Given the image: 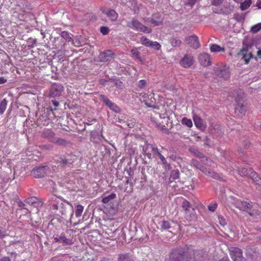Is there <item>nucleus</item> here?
Listing matches in <instances>:
<instances>
[{
  "mask_svg": "<svg viewBox=\"0 0 261 261\" xmlns=\"http://www.w3.org/2000/svg\"><path fill=\"white\" fill-rule=\"evenodd\" d=\"M5 231L4 230H0V238H3L5 236Z\"/></svg>",
  "mask_w": 261,
  "mask_h": 261,
  "instance_id": "864d4df0",
  "label": "nucleus"
},
{
  "mask_svg": "<svg viewBox=\"0 0 261 261\" xmlns=\"http://www.w3.org/2000/svg\"><path fill=\"white\" fill-rule=\"evenodd\" d=\"M237 171L238 173L242 176H249L250 172H249V169L248 170V169L245 168H242L241 170H238L237 169Z\"/></svg>",
  "mask_w": 261,
  "mask_h": 261,
  "instance_id": "473e14b6",
  "label": "nucleus"
},
{
  "mask_svg": "<svg viewBox=\"0 0 261 261\" xmlns=\"http://www.w3.org/2000/svg\"><path fill=\"white\" fill-rule=\"evenodd\" d=\"M170 227V224L168 221H163L162 224V228L167 229Z\"/></svg>",
  "mask_w": 261,
  "mask_h": 261,
  "instance_id": "79ce46f5",
  "label": "nucleus"
},
{
  "mask_svg": "<svg viewBox=\"0 0 261 261\" xmlns=\"http://www.w3.org/2000/svg\"><path fill=\"white\" fill-rule=\"evenodd\" d=\"M50 136H53L54 134L52 132H50Z\"/></svg>",
  "mask_w": 261,
  "mask_h": 261,
  "instance_id": "e2e57ef3",
  "label": "nucleus"
},
{
  "mask_svg": "<svg viewBox=\"0 0 261 261\" xmlns=\"http://www.w3.org/2000/svg\"><path fill=\"white\" fill-rule=\"evenodd\" d=\"M193 118L195 125L197 128L201 129L204 127L203 121L199 116L196 115H194Z\"/></svg>",
  "mask_w": 261,
  "mask_h": 261,
  "instance_id": "a211bd4d",
  "label": "nucleus"
},
{
  "mask_svg": "<svg viewBox=\"0 0 261 261\" xmlns=\"http://www.w3.org/2000/svg\"><path fill=\"white\" fill-rule=\"evenodd\" d=\"M257 56L261 58V49H259L257 52Z\"/></svg>",
  "mask_w": 261,
  "mask_h": 261,
  "instance_id": "4d7b16f0",
  "label": "nucleus"
},
{
  "mask_svg": "<svg viewBox=\"0 0 261 261\" xmlns=\"http://www.w3.org/2000/svg\"><path fill=\"white\" fill-rule=\"evenodd\" d=\"M100 32L104 35H107L109 32V29L107 27H101L100 28Z\"/></svg>",
  "mask_w": 261,
  "mask_h": 261,
  "instance_id": "a19ab883",
  "label": "nucleus"
},
{
  "mask_svg": "<svg viewBox=\"0 0 261 261\" xmlns=\"http://www.w3.org/2000/svg\"><path fill=\"white\" fill-rule=\"evenodd\" d=\"M219 220L221 225L224 226L226 224V221L223 217H219Z\"/></svg>",
  "mask_w": 261,
  "mask_h": 261,
  "instance_id": "a18cd8bd",
  "label": "nucleus"
},
{
  "mask_svg": "<svg viewBox=\"0 0 261 261\" xmlns=\"http://www.w3.org/2000/svg\"><path fill=\"white\" fill-rule=\"evenodd\" d=\"M7 105V101L4 99L0 103V114H3Z\"/></svg>",
  "mask_w": 261,
  "mask_h": 261,
  "instance_id": "c756f323",
  "label": "nucleus"
},
{
  "mask_svg": "<svg viewBox=\"0 0 261 261\" xmlns=\"http://www.w3.org/2000/svg\"><path fill=\"white\" fill-rule=\"evenodd\" d=\"M210 50L212 53H219L224 51L225 48L218 44H213L210 46Z\"/></svg>",
  "mask_w": 261,
  "mask_h": 261,
  "instance_id": "aec40b11",
  "label": "nucleus"
},
{
  "mask_svg": "<svg viewBox=\"0 0 261 261\" xmlns=\"http://www.w3.org/2000/svg\"><path fill=\"white\" fill-rule=\"evenodd\" d=\"M217 207V204L216 202H213L208 206V208L209 211L211 212L215 211L216 208Z\"/></svg>",
  "mask_w": 261,
  "mask_h": 261,
  "instance_id": "58836bf2",
  "label": "nucleus"
},
{
  "mask_svg": "<svg viewBox=\"0 0 261 261\" xmlns=\"http://www.w3.org/2000/svg\"><path fill=\"white\" fill-rule=\"evenodd\" d=\"M213 71L216 76L224 80H227L230 77V71L229 68L225 64L217 65L214 67Z\"/></svg>",
  "mask_w": 261,
  "mask_h": 261,
  "instance_id": "20e7f679",
  "label": "nucleus"
},
{
  "mask_svg": "<svg viewBox=\"0 0 261 261\" xmlns=\"http://www.w3.org/2000/svg\"><path fill=\"white\" fill-rule=\"evenodd\" d=\"M0 261H10V259L9 257H4L0 259Z\"/></svg>",
  "mask_w": 261,
  "mask_h": 261,
  "instance_id": "5fc2aeb1",
  "label": "nucleus"
},
{
  "mask_svg": "<svg viewBox=\"0 0 261 261\" xmlns=\"http://www.w3.org/2000/svg\"><path fill=\"white\" fill-rule=\"evenodd\" d=\"M119 260V261H132L129 256L127 254L120 255Z\"/></svg>",
  "mask_w": 261,
  "mask_h": 261,
  "instance_id": "4c0bfd02",
  "label": "nucleus"
},
{
  "mask_svg": "<svg viewBox=\"0 0 261 261\" xmlns=\"http://www.w3.org/2000/svg\"><path fill=\"white\" fill-rule=\"evenodd\" d=\"M179 172L177 170H174L171 172V178L173 179H176L179 178Z\"/></svg>",
  "mask_w": 261,
  "mask_h": 261,
  "instance_id": "c9c22d12",
  "label": "nucleus"
},
{
  "mask_svg": "<svg viewBox=\"0 0 261 261\" xmlns=\"http://www.w3.org/2000/svg\"><path fill=\"white\" fill-rule=\"evenodd\" d=\"M50 141L60 145H65L67 143L65 140L59 138H53Z\"/></svg>",
  "mask_w": 261,
  "mask_h": 261,
  "instance_id": "b1692460",
  "label": "nucleus"
},
{
  "mask_svg": "<svg viewBox=\"0 0 261 261\" xmlns=\"http://www.w3.org/2000/svg\"><path fill=\"white\" fill-rule=\"evenodd\" d=\"M132 54V56L134 58L138 59L141 62H142V60L140 56H139V51L137 48H133L130 51Z\"/></svg>",
  "mask_w": 261,
  "mask_h": 261,
  "instance_id": "a878e982",
  "label": "nucleus"
},
{
  "mask_svg": "<svg viewBox=\"0 0 261 261\" xmlns=\"http://www.w3.org/2000/svg\"><path fill=\"white\" fill-rule=\"evenodd\" d=\"M62 37L65 39L67 41H71L72 40L71 37L70 36L69 33L67 32L63 31L61 33Z\"/></svg>",
  "mask_w": 261,
  "mask_h": 261,
  "instance_id": "f704fd0d",
  "label": "nucleus"
},
{
  "mask_svg": "<svg viewBox=\"0 0 261 261\" xmlns=\"http://www.w3.org/2000/svg\"><path fill=\"white\" fill-rule=\"evenodd\" d=\"M230 255L233 261H245L243 257L242 250L238 248L231 247L229 248Z\"/></svg>",
  "mask_w": 261,
  "mask_h": 261,
  "instance_id": "0eeeda50",
  "label": "nucleus"
},
{
  "mask_svg": "<svg viewBox=\"0 0 261 261\" xmlns=\"http://www.w3.org/2000/svg\"><path fill=\"white\" fill-rule=\"evenodd\" d=\"M71 230H67L60 234L56 235L54 238V242L62 244L63 246L71 245L74 243L72 237L71 236Z\"/></svg>",
  "mask_w": 261,
  "mask_h": 261,
  "instance_id": "7ed1b4c3",
  "label": "nucleus"
},
{
  "mask_svg": "<svg viewBox=\"0 0 261 261\" xmlns=\"http://www.w3.org/2000/svg\"><path fill=\"white\" fill-rule=\"evenodd\" d=\"M73 214V212H72L71 214V217H72Z\"/></svg>",
  "mask_w": 261,
  "mask_h": 261,
  "instance_id": "0e129e2a",
  "label": "nucleus"
},
{
  "mask_svg": "<svg viewBox=\"0 0 261 261\" xmlns=\"http://www.w3.org/2000/svg\"><path fill=\"white\" fill-rule=\"evenodd\" d=\"M186 42L194 48L197 49L200 47L198 38L196 35L187 37L185 39Z\"/></svg>",
  "mask_w": 261,
  "mask_h": 261,
  "instance_id": "9d476101",
  "label": "nucleus"
},
{
  "mask_svg": "<svg viewBox=\"0 0 261 261\" xmlns=\"http://www.w3.org/2000/svg\"><path fill=\"white\" fill-rule=\"evenodd\" d=\"M222 0H213V3L215 5H217L222 2Z\"/></svg>",
  "mask_w": 261,
  "mask_h": 261,
  "instance_id": "49530a36",
  "label": "nucleus"
},
{
  "mask_svg": "<svg viewBox=\"0 0 261 261\" xmlns=\"http://www.w3.org/2000/svg\"><path fill=\"white\" fill-rule=\"evenodd\" d=\"M183 210L185 212V218L188 221H191L193 219V217H194V209L191 207V204L190 202L187 200H184L182 202L181 205Z\"/></svg>",
  "mask_w": 261,
  "mask_h": 261,
  "instance_id": "6e6552de",
  "label": "nucleus"
},
{
  "mask_svg": "<svg viewBox=\"0 0 261 261\" xmlns=\"http://www.w3.org/2000/svg\"><path fill=\"white\" fill-rule=\"evenodd\" d=\"M260 130H261V124H260Z\"/></svg>",
  "mask_w": 261,
  "mask_h": 261,
  "instance_id": "69168bd1",
  "label": "nucleus"
},
{
  "mask_svg": "<svg viewBox=\"0 0 261 261\" xmlns=\"http://www.w3.org/2000/svg\"><path fill=\"white\" fill-rule=\"evenodd\" d=\"M260 30H261V23H258L251 27V32L253 33H255L258 32Z\"/></svg>",
  "mask_w": 261,
  "mask_h": 261,
  "instance_id": "72a5a7b5",
  "label": "nucleus"
},
{
  "mask_svg": "<svg viewBox=\"0 0 261 261\" xmlns=\"http://www.w3.org/2000/svg\"><path fill=\"white\" fill-rule=\"evenodd\" d=\"M193 251L189 252L187 248H179L173 249L171 253V261H194L192 255Z\"/></svg>",
  "mask_w": 261,
  "mask_h": 261,
  "instance_id": "f257e3e1",
  "label": "nucleus"
},
{
  "mask_svg": "<svg viewBox=\"0 0 261 261\" xmlns=\"http://www.w3.org/2000/svg\"><path fill=\"white\" fill-rule=\"evenodd\" d=\"M127 27L136 31L141 32L145 33H150L152 29L149 27L143 25L138 20L133 19L127 22Z\"/></svg>",
  "mask_w": 261,
  "mask_h": 261,
  "instance_id": "39448f33",
  "label": "nucleus"
},
{
  "mask_svg": "<svg viewBox=\"0 0 261 261\" xmlns=\"http://www.w3.org/2000/svg\"><path fill=\"white\" fill-rule=\"evenodd\" d=\"M32 200V198L29 199L28 200V202H31V201Z\"/></svg>",
  "mask_w": 261,
  "mask_h": 261,
  "instance_id": "680f3d73",
  "label": "nucleus"
},
{
  "mask_svg": "<svg viewBox=\"0 0 261 261\" xmlns=\"http://www.w3.org/2000/svg\"><path fill=\"white\" fill-rule=\"evenodd\" d=\"M256 7L258 8L261 9V0H258L256 4Z\"/></svg>",
  "mask_w": 261,
  "mask_h": 261,
  "instance_id": "3c124183",
  "label": "nucleus"
},
{
  "mask_svg": "<svg viewBox=\"0 0 261 261\" xmlns=\"http://www.w3.org/2000/svg\"><path fill=\"white\" fill-rule=\"evenodd\" d=\"M194 63V58L191 55H185L180 60L179 64L184 68H189Z\"/></svg>",
  "mask_w": 261,
  "mask_h": 261,
  "instance_id": "1a4fd4ad",
  "label": "nucleus"
},
{
  "mask_svg": "<svg viewBox=\"0 0 261 261\" xmlns=\"http://www.w3.org/2000/svg\"><path fill=\"white\" fill-rule=\"evenodd\" d=\"M151 22L154 26L161 24L163 22V19L161 15L159 13L154 14L152 16Z\"/></svg>",
  "mask_w": 261,
  "mask_h": 261,
  "instance_id": "f3484780",
  "label": "nucleus"
},
{
  "mask_svg": "<svg viewBox=\"0 0 261 261\" xmlns=\"http://www.w3.org/2000/svg\"><path fill=\"white\" fill-rule=\"evenodd\" d=\"M181 123L184 125L187 126L188 127H191L193 126L192 120L186 117H184L182 119Z\"/></svg>",
  "mask_w": 261,
  "mask_h": 261,
  "instance_id": "7c9ffc66",
  "label": "nucleus"
},
{
  "mask_svg": "<svg viewBox=\"0 0 261 261\" xmlns=\"http://www.w3.org/2000/svg\"><path fill=\"white\" fill-rule=\"evenodd\" d=\"M232 96L235 98L237 102L234 110L235 114L238 117H242L245 115L246 112L245 106L240 101L244 96V93L241 90H234Z\"/></svg>",
  "mask_w": 261,
  "mask_h": 261,
  "instance_id": "f03ea898",
  "label": "nucleus"
},
{
  "mask_svg": "<svg viewBox=\"0 0 261 261\" xmlns=\"http://www.w3.org/2000/svg\"><path fill=\"white\" fill-rule=\"evenodd\" d=\"M149 47H152L156 50H159V49H160V48L161 47V45H160V44L159 43H158L156 41H154V42L151 41Z\"/></svg>",
  "mask_w": 261,
  "mask_h": 261,
  "instance_id": "e433bc0d",
  "label": "nucleus"
},
{
  "mask_svg": "<svg viewBox=\"0 0 261 261\" xmlns=\"http://www.w3.org/2000/svg\"><path fill=\"white\" fill-rule=\"evenodd\" d=\"M53 209L60 210L62 215H64L66 213L67 210L71 208L72 210V206L68 202L64 201L61 199H59L56 203L53 204Z\"/></svg>",
  "mask_w": 261,
  "mask_h": 261,
  "instance_id": "423d86ee",
  "label": "nucleus"
},
{
  "mask_svg": "<svg viewBox=\"0 0 261 261\" xmlns=\"http://www.w3.org/2000/svg\"><path fill=\"white\" fill-rule=\"evenodd\" d=\"M84 210V206L81 205H77L76 207V210L75 211V216L78 218L80 217Z\"/></svg>",
  "mask_w": 261,
  "mask_h": 261,
  "instance_id": "bb28decb",
  "label": "nucleus"
},
{
  "mask_svg": "<svg viewBox=\"0 0 261 261\" xmlns=\"http://www.w3.org/2000/svg\"><path fill=\"white\" fill-rule=\"evenodd\" d=\"M145 104L148 107H152V106L150 105H148V103L147 102H145Z\"/></svg>",
  "mask_w": 261,
  "mask_h": 261,
  "instance_id": "052dcab7",
  "label": "nucleus"
},
{
  "mask_svg": "<svg viewBox=\"0 0 261 261\" xmlns=\"http://www.w3.org/2000/svg\"><path fill=\"white\" fill-rule=\"evenodd\" d=\"M170 43L173 47H179L181 44V41L178 37H173L170 39Z\"/></svg>",
  "mask_w": 261,
  "mask_h": 261,
  "instance_id": "412c9836",
  "label": "nucleus"
},
{
  "mask_svg": "<svg viewBox=\"0 0 261 261\" xmlns=\"http://www.w3.org/2000/svg\"><path fill=\"white\" fill-rule=\"evenodd\" d=\"M208 174L210 176L213 177V178H216L218 177V175L216 173L212 172V171H208Z\"/></svg>",
  "mask_w": 261,
  "mask_h": 261,
  "instance_id": "c03bdc74",
  "label": "nucleus"
},
{
  "mask_svg": "<svg viewBox=\"0 0 261 261\" xmlns=\"http://www.w3.org/2000/svg\"><path fill=\"white\" fill-rule=\"evenodd\" d=\"M140 42H141V44H142L143 45H144L147 47H149V46L150 45L151 41H150L149 39H148L146 37L143 36L141 38Z\"/></svg>",
  "mask_w": 261,
  "mask_h": 261,
  "instance_id": "2f4dec72",
  "label": "nucleus"
},
{
  "mask_svg": "<svg viewBox=\"0 0 261 261\" xmlns=\"http://www.w3.org/2000/svg\"><path fill=\"white\" fill-rule=\"evenodd\" d=\"M106 82V80H101L100 81V84H104V83H105V82Z\"/></svg>",
  "mask_w": 261,
  "mask_h": 261,
  "instance_id": "bf43d9fd",
  "label": "nucleus"
},
{
  "mask_svg": "<svg viewBox=\"0 0 261 261\" xmlns=\"http://www.w3.org/2000/svg\"><path fill=\"white\" fill-rule=\"evenodd\" d=\"M102 11L103 13L109 17L112 21H115L118 18V14L113 10L103 9Z\"/></svg>",
  "mask_w": 261,
  "mask_h": 261,
  "instance_id": "dca6fc26",
  "label": "nucleus"
},
{
  "mask_svg": "<svg viewBox=\"0 0 261 261\" xmlns=\"http://www.w3.org/2000/svg\"><path fill=\"white\" fill-rule=\"evenodd\" d=\"M249 176L253 179L254 182L257 185L261 184V179L258 176L257 173L252 170V169H249Z\"/></svg>",
  "mask_w": 261,
  "mask_h": 261,
  "instance_id": "6ab92c4d",
  "label": "nucleus"
},
{
  "mask_svg": "<svg viewBox=\"0 0 261 261\" xmlns=\"http://www.w3.org/2000/svg\"><path fill=\"white\" fill-rule=\"evenodd\" d=\"M195 154L196 156H197L198 157H199L200 158H202V159L204 158V156H203V154L201 153H200L199 152H197L196 153L195 152Z\"/></svg>",
  "mask_w": 261,
  "mask_h": 261,
  "instance_id": "09e8293b",
  "label": "nucleus"
},
{
  "mask_svg": "<svg viewBox=\"0 0 261 261\" xmlns=\"http://www.w3.org/2000/svg\"><path fill=\"white\" fill-rule=\"evenodd\" d=\"M51 89L56 92L55 95H58L63 90V88L62 85L58 84H54L51 86Z\"/></svg>",
  "mask_w": 261,
  "mask_h": 261,
  "instance_id": "5701e85b",
  "label": "nucleus"
},
{
  "mask_svg": "<svg viewBox=\"0 0 261 261\" xmlns=\"http://www.w3.org/2000/svg\"><path fill=\"white\" fill-rule=\"evenodd\" d=\"M116 197V194L114 193H112L111 194L108 195L107 197H105L102 198V201L104 203H109L111 200L114 199Z\"/></svg>",
  "mask_w": 261,
  "mask_h": 261,
  "instance_id": "cd10ccee",
  "label": "nucleus"
},
{
  "mask_svg": "<svg viewBox=\"0 0 261 261\" xmlns=\"http://www.w3.org/2000/svg\"><path fill=\"white\" fill-rule=\"evenodd\" d=\"M211 162H212V161L210 160V163L208 162H207L206 164L209 165L211 166L214 167L215 166L214 165H213L214 164L213 163V164H211Z\"/></svg>",
  "mask_w": 261,
  "mask_h": 261,
  "instance_id": "13d9d810",
  "label": "nucleus"
},
{
  "mask_svg": "<svg viewBox=\"0 0 261 261\" xmlns=\"http://www.w3.org/2000/svg\"><path fill=\"white\" fill-rule=\"evenodd\" d=\"M53 103L55 107H57L59 105V102L56 100H53Z\"/></svg>",
  "mask_w": 261,
  "mask_h": 261,
  "instance_id": "6e6d98bb",
  "label": "nucleus"
},
{
  "mask_svg": "<svg viewBox=\"0 0 261 261\" xmlns=\"http://www.w3.org/2000/svg\"><path fill=\"white\" fill-rule=\"evenodd\" d=\"M248 213L249 214V215L255 218L260 217L261 215L260 212L259 211L254 208H251L250 210L248 211Z\"/></svg>",
  "mask_w": 261,
  "mask_h": 261,
  "instance_id": "4be33fe9",
  "label": "nucleus"
},
{
  "mask_svg": "<svg viewBox=\"0 0 261 261\" xmlns=\"http://www.w3.org/2000/svg\"><path fill=\"white\" fill-rule=\"evenodd\" d=\"M7 82V80L4 77H0V85L3 84Z\"/></svg>",
  "mask_w": 261,
  "mask_h": 261,
  "instance_id": "de8ad7c7",
  "label": "nucleus"
},
{
  "mask_svg": "<svg viewBox=\"0 0 261 261\" xmlns=\"http://www.w3.org/2000/svg\"><path fill=\"white\" fill-rule=\"evenodd\" d=\"M156 154L159 156L161 162L165 166H169V165L167 164L166 159L164 157V156L159 152Z\"/></svg>",
  "mask_w": 261,
  "mask_h": 261,
  "instance_id": "ea45409f",
  "label": "nucleus"
},
{
  "mask_svg": "<svg viewBox=\"0 0 261 261\" xmlns=\"http://www.w3.org/2000/svg\"><path fill=\"white\" fill-rule=\"evenodd\" d=\"M61 162H62V163L63 165H66L68 164V161L66 159H64L63 158H61Z\"/></svg>",
  "mask_w": 261,
  "mask_h": 261,
  "instance_id": "603ef678",
  "label": "nucleus"
},
{
  "mask_svg": "<svg viewBox=\"0 0 261 261\" xmlns=\"http://www.w3.org/2000/svg\"><path fill=\"white\" fill-rule=\"evenodd\" d=\"M46 174V168L40 167L34 169L31 172V175L35 178H40Z\"/></svg>",
  "mask_w": 261,
  "mask_h": 261,
  "instance_id": "ddd939ff",
  "label": "nucleus"
},
{
  "mask_svg": "<svg viewBox=\"0 0 261 261\" xmlns=\"http://www.w3.org/2000/svg\"><path fill=\"white\" fill-rule=\"evenodd\" d=\"M241 54L242 55H243V59L245 61V63L248 64L250 58L252 57L251 54L250 53L247 52V51H245V53H244V51H242V52H241Z\"/></svg>",
  "mask_w": 261,
  "mask_h": 261,
  "instance_id": "393cba45",
  "label": "nucleus"
},
{
  "mask_svg": "<svg viewBox=\"0 0 261 261\" xmlns=\"http://www.w3.org/2000/svg\"><path fill=\"white\" fill-rule=\"evenodd\" d=\"M236 207L241 211H248L252 208V204L251 202L247 201H242L238 200L236 202Z\"/></svg>",
  "mask_w": 261,
  "mask_h": 261,
  "instance_id": "9b49d317",
  "label": "nucleus"
},
{
  "mask_svg": "<svg viewBox=\"0 0 261 261\" xmlns=\"http://www.w3.org/2000/svg\"><path fill=\"white\" fill-rule=\"evenodd\" d=\"M101 99L106 103V105L111 110L115 111V112H119L120 110L119 107L115 103H113L108 98L105 96H101Z\"/></svg>",
  "mask_w": 261,
  "mask_h": 261,
  "instance_id": "4468645a",
  "label": "nucleus"
},
{
  "mask_svg": "<svg viewBox=\"0 0 261 261\" xmlns=\"http://www.w3.org/2000/svg\"><path fill=\"white\" fill-rule=\"evenodd\" d=\"M200 64L203 66H208L211 65L212 62L210 56L206 53H202L198 57Z\"/></svg>",
  "mask_w": 261,
  "mask_h": 261,
  "instance_id": "f8f14e48",
  "label": "nucleus"
},
{
  "mask_svg": "<svg viewBox=\"0 0 261 261\" xmlns=\"http://www.w3.org/2000/svg\"><path fill=\"white\" fill-rule=\"evenodd\" d=\"M251 4V0H245L241 4L240 8L242 10H245L248 8Z\"/></svg>",
  "mask_w": 261,
  "mask_h": 261,
  "instance_id": "c85d7f7f",
  "label": "nucleus"
},
{
  "mask_svg": "<svg viewBox=\"0 0 261 261\" xmlns=\"http://www.w3.org/2000/svg\"><path fill=\"white\" fill-rule=\"evenodd\" d=\"M146 84V81L143 80H141L139 81V82L138 86L140 88H142L144 87H145Z\"/></svg>",
  "mask_w": 261,
  "mask_h": 261,
  "instance_id": "37998d69",
  "label": "nucleus"
},
{
  "mask_svg": "<svg viewBox=\"0 0 261 261\" xmlns=\"http://www.w3.org/2000/svg\"><path fill=\"white\" fill-rule=\"evenodd\" d=\"M103 55H107V56H111L113 55L112 51L111 50H108L107 51L103 53Z\"/></svg>",
  "mask_w": 261,
  "mask_h": 261,
  "instance_id": "8fccbe9b",
  "label": "nucleus"
},
{
  "mask_svg": "<svg viewBox=\"0 0 261 261\" xmlns=\"http://www.w3.org/2000/svg\"><path fill=\"white\" fill-rule=\"evenodd\" d=\"M144 151L145 153L148 155L151 156V155H155L157 153H159L158 149L155 148L152 144H147L145 149Z\"/></svg>",
  "mask_w": 261,
  "mask_h": 261,
  "instance_id": "2eb2a0df",
  "label": "nucleus"
}]
</instances>
